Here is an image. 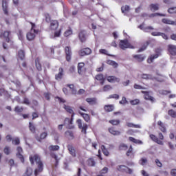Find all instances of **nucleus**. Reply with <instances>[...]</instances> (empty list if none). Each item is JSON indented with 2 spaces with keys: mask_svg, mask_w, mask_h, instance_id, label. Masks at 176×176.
Instances as JSON below:
<instances>
[{
  "mask_svg": "<svg viewBox=\"0 0 176 176\" xmlns=\"http://www.w3.org/2000/svg\"><path fill=\"white\" fill-rule=\"evenodd\" d=\"M34 160L36 162L37 168L34 170V175L38 176L39 173L43 171V163L41 160V157L38 154L30 156V161L31 164H34Z\"/></svg>",
  "mask_w": 176,
  "mask_h": 176,
  "instance_id": "1",
  "label": "nucleus"
},
{
  "mask_svg": "<svg viewBox=\"0 0 176 176\" xmlns=\"http://www.w3.org/2000/svg\"><path fill=\"white\" fill-rule=\"evenodd\" d=\"M141 78L142 79H146L147 80L151 79V80H157V82H164V78H163V76H161V78L160 77L155 78V77H153L152 74H142Z\"/></svg>",
  "mask_w": 176,
  "mask_h": 176,
  "instance_id": "2",
  "label": "nucleus"
},
{
  "mask_svg": "<svg viewBox=\"0 0 176 176\" xmlns=\"http://www.w3.org/2000/svg\"><path fill=\"white\" fill-rule=\"evenodd\" d=\"M119 46L120 49H122V50H124L126 49H134V46L131 45L130 43H129V41L126 39L125 40H121L120 41Z\"/></svg>",
  "mask_w": 176,
  "mask_h": 176,
  "instance_id": "3",
  "label": "nucleus"
},
{
  "mask_svg": "<svg viewBox=\"0 0 176 176\" xmlns=\"http://www.w3.org/2000/svg\"><path fill=\"white\" fill-rule=\"evenodd\" d=\"M78 126V129H80V130H81V133H83V134H87V131L86 130H87L88 129V126L87 124L85 123H82V120L78 119L76 121Z\"/></svg>",
  "mask_w": 176,
  "mask_h": 176,
  "instance_id": "4",
  "label": "nucleus"
},
{
  "mask_svg": "<svg viewBox=\"0 0 176 176\" xmlns=\"http://www.w3.org/2000/svg\"><path fill=\"white\" fill-rule=\"evenodd\" d=\"M39 32L38 30H30V31L27 34L26 38L28 41H34L35 39V36L36 34Z\"/></svg>",
  "mask_w": 176,
  "mask_h": 176,
  "instance_id": "5",
  "label": "nucleus"
},
{
  "mask_svg": "<svg viewBox=\"0 0 176 176\" xmlns=\"http://www.w3.org/2000/svg\"><path fill=\"white\" fill-rule=\"evenodd\" d=\"M1 5L4 14H9V0H2Z\"/></svg>",
  "mask_w": 176,
  "mask_h": 176,
  "instance_id": "6",
  "label": "nucleus"
},
{
  "mask_svg": "<svg viewBox=\"0 0 176 176\" xmlns=\"http://www.w3.org/2000/svg\"><path fill=\"white\" fill-rule=\"evenodd\" d=\"M78 54H79V56H81L82 57L83 56H87L89 54H91V50L89 47L84 48L79 51Z\"/></svg>",
  "mask_w": 176,
  "mask_h": 176,
  "instance_id": "7",
  "label": "nucleus"
},
{
  "mask_svg": "<svg viewBox=\"0 0 176 176\" xmlns=\"http://www.w3.org/2000/svg\"><path fill=\"white\" fill-rule=\"evenodd\" d=\"M16 151V157H18V159H20L22 163H24V157L23 156V148L19 146L17 147Z\"/></svg>",
  "mask_w": 176,
  "mask_h": 176,
  "instance_id": "8",
  "label": "nucleus"
},
{
  "mask_svg": "<svg viewBox=\"0 0 176 176\" xmlns=\"http://www.w3.org/2000/svg\"><path fill=\"white\" fill-rule=\"evenodd\" d=\"M118 169L119 171H125L127 174H133V169L129 168L124 165L120 166Z\"/></svg>",
  "mask_w": 176,
  "mask_h": 176,
  "instance_id": "9",
  "label": "nucleus"
},
{
  "mask_svg": "<svg viewBox=\"0 0 176 176\" xmlns=\"http://www.w3.org/2000/svg\"><path fill=\"white\" fill-rule=\"evenodd\" d=\"M58 71L59 72L55 75L56 80H61L63 79V76H64V69L60 67Z\"/></svg>",
  "mask_w": 176,
  "mask_h": 176,
  "instance_id": "10",
  "label": "nucleus"
},
{
  "mask_svg": "<svg viewBox=\"0 0 176 176\" xmlns=\"http://www.w3.org/2000/svg\"><path fill=\"white\" fill-rule=\"evenodd\" d=\"M168 51L172 56H176V45L170 44L168 45Z\"/></svg>",
  "mask_w": 176,
  "mask_h": 176,
  "instance_id": "11",
  "label": "nucleus"
},
{
  "mask_svg": "<svg viewBox=\"0 0 176 176\" xmlns=\"http://www.w3.org/2000/svg\"><path fill=\"white\" fill-rule=\"evenodd\" d=\"M65 50L67 61H71V56L72 54V52L71 51V47L67 46L65 48Z\"/></svg>",
  "mask_w": 176,
  "mask_h": 176,
  "instance_id": "12",
  "label": "nucleus"
},
{
  "mask_svg": "<svg viewBox=\"0 0 176 176\" xmlns=\"http://www.w3.org/2000/svg\"><path fill=\"white\" fill-rule=\"evenodd\" d=\"M67 149L70 153V155L73 157H76V150H75V147H74V146L69 144L67 146Z\"/></svg>",
  "mask_w": 176,
  "mask_h": 176,
  "instance_id": "13",
  "label": "nucleus"
},
{
  "mask_svg": "<svg viewBox=\"0 0 176 176\" xmlns=\"http://www.w3.org/2000/svg\"><path fill=\"white\" fill-rule=\"evenodd\" d=\"M138 28L140 30H142L144 31V32H149L150 30H153V27L152 26H146L145 27V23H142V25L138 26Z\"/></svg>",
  "mask_w": 176,
  "mask_h": 176,
  "instance_id": "14",
  "label": "nucleus"
},
{
  "mask_svg": "<svg viewBox=\"0 0 176 176\" xmlns=\"http://www.w3.org/2000/svg\"><path fill=\"white\" fill-rule=\"evenodd\" d=\"M107 80L109 82V83H115V82L119 83V82H120V78L114 76H109L107 77Z\"/></svg>",
  "mask_w": 176,
  "mask_h": 176,
  "instance_id": "15",
  "label": "nucleus"
},
{
  "mask_svg": "<svg viewBox=\"0 0 176 176\" xmlns=\"http://www.w3.org/2000/svg\"><path fill=\"white\" fill-rule=\"evenodd\" d=\"M150 138L152 140V141H153L154 142H156L159 145H163V142L159 140V138H157V137H156L155 135L153 134L150 135Z\"/></svg>",
  "mask_w": 176,
  "mask_h": 176,
  "instance_id": "16",
  "label": "nucleus"
},
{
  "mask_svg": "<svg viewBox=\"0 0 176 176\" xmlns=\"http://www.w3.org/2000/svg\"><path fill=\"white\" fill-rule=\"evenodd\" d=\"M67 124V129H74V126H72V118L69 119L68 118L65 119L64 125Z\"/></svg>",
  "mask_w": 176,
  "mask_h": 176,
  "instance_id": "17",
  "label": "nucleus"
},
{
  "mask_svg": "<svg viewBox=\"0 0 176 176\" xmlns=\"http://www.w3.org/2000/svg\"><path fill=\"white\" fill-rule=\"evenodd\" d=\"M96 80H98L100 83V85H104L105 82V79L104 78V75L100 74L96 76Z\"/></svg>",
  "mask_w": 176,
  "mask_h": 176,
  "instance_id": "18",
  "label": "nucleus"
},
{
  "mask_svg": "<svg viewBox=\"0 0 176 176\" xmlns=\"http://www.w3.org/2000/svg\"><path fill=\"white\" fill-rule=\"evenodd\" d=\"M86 101L88 102V104H89V105H96V104H97L96 98H87Z\"/></svg>",
  "mask_w": 176,
  "mask_h": 176,
  "instance_id": "19",
  "label": "nucleus"
},
{
  "mask_svg": "<svg viewBox=\"0 0 176 176\" xmlns=\"http://www.w3.org/2000/svg\"><path fill=\"white\" fill-rule=\"evenodd\" d=\"M79 39L81 42H86V32L85 31H81L79 34Z\"/></svg>",
  "mask_w": 176,
  "mask_h": 176,
  "instance_id": "20",
  "label": "nucleus"
},
{
  "mask_svg": "<svg viewBox=\"0 0 176 176\" xmlns=\"http://www.w3.org/2000/svg\"><path fill=\"white\" fill-rule=\"evenodd\" d=\"M87 164L89 167H94V166H96V160H94V158L93 157L89 158L87 160Z\"/></svg>",
  "mask_w": 176,
  "mask_h": 176,
  "instance_id": "21",
  "label": "nucleus"
},
{
  "mask_svg": "<svg viewBox=\"0 0 176 176\" xmlns=\"http://www.w3.org/2000/svg\"><path fill=\"white\" fill-rule=\"evenodd\" d=\"M162 23H164V24H169L171 25H176V21H171L170 19H162Z\"/></svg>",
  "mask_w": 176,
  "mask_h": 176,
  "instance_id": "22",
  "label": "nucleus"
},
{
  "mask_svg": "<svg viewBox=\"0 0 176 176\" xmlns=\"http://www.w3.org/2000/svg\"><path fill=\"white\" fill-rule=\"evenodd\" d=\"M33 170L31 167H28L25 171V173L23 174V176H32V175Z\"/></svg>",
  "mask_w": 176,
  "mask_h": 176,
  "instance_id": "23",
  "label": "nucleus"
},
{
  "mask_svg": "<svg viewBox=\"0 0 176 176\" xmlns=\"http://www.w3.org/2000/svg\"><path fill=\"white\" fill-rule=\"evenodd\" d=\"M133 58L138 61V63H142L145 60V57L143 55H134Z\"/></svg>",
  "mask_w": 176,
  "mask_h": 176,
  "instance_id": "24",
  "label": "nucleus"
},
{
  "mask_svg": "<svg viewBox=\"0 0 176 176\" xmlns=\"http://www.w3.org/2000/svg\"><path fill=\"white\" fill-rule=\"evenodd\" d=\"M50 28L54 30H57L58 28V21H53L51 22Z\"/></svg>",
  "mask_w": 176,
  "mask_h": 176,
  "instance_id": "25",
  "label": "nucleus"
},
{
  "mask_svg": "<svg viewBox=\"0 0 176 176\" xmlns=\"http://www.w3.org/2000/svg\"><path fill=\"white\" fill-rule=\"evenodd\" d=\"M83 68H85V64L83 63H78V74H79V75H82V73L83 72Z\"/></svg>",
  "mask_w": 176,
  "mask_h": 176,
  "instance_id": "26",
  "label": "nucleus"
},
{
  "mask_svg": "<svg viewBox=\"0 0 176 176\" xmlns=\"http://www.w3.org/2000/svg\"><path fill=\"white\" fill-rule=\"evenodd\" d=\"M104 109L106 112H112L114 109L113 104L105 105Z\"/></svg>",
  "mask_w": 176,
  "mask_h": 176,
  "instance_id": "27",
  "label": "nucleus"
},
{
  "mask_svg": "<svg viewBox=\"0 0 176 176\" xmlns=\"http://www.w3.org/2000/svg\"><path fill=\"white\" fill-rule=\"evenodd\" d=\"M107 64L111 65V67H113V68H118V67H119V64H118V63L111 60H108L107 61Z\"/></svg>",
  "mask_w": 176,
  "mask_h": 176,
  "instance_id": "28",
  "label": "nucleus"
},
{
  "mask_svg": "<svg viewBox=\"0 0 176 176\" xmlns=\"http://www.w3.org/2000/svg\"><path fill=\"white\" fill-rule=\"evenodd\" d=\"M109 131L110 134H112L113 135H120V131H116L113 128H109Z\"/></svg>",
  "mask_w": 176,
  "mask_h": 176,
  "instance_id": "29",
  "label": "nucleus"
},
{
  "mask_svg": "<svg viewBox=\"0 0 176 176\" xmlns=\"http://www.w3.org/2000/svg\"><path fill=\"white\" fill-rule=\"evenodd\" d=\"M157 57H159V54H155V55H151L147 60L148 64H152V63H153V60H155V58H157Z\"/></svg>",
  "mask_w": 176,
  "mask_h": 176,
  "instance_id": "30",
  "label": "nucleus"
},
{
  "mask_svg": "<svg viewBox=\"0 0 176 176\" xmlns=\"http://www.w3.org/2000/svg\"><path fill=\"white\" fill-rule=\"evenodd\" d=\"M122 12L126 14L130 12V6H124L121 8Z\"/></svg>",
  "mask_w": 176,
  "mask_h": 176,
  "instance_id": "31",
  "label": "nucleus"
},
{
  "mask_svg": "<svg viewBox=\"0 0 176 176\" xmlns=\"http://www.w3.org/2000/svg\"><path fill=\"white\" fill-rule=\"evenodd\" d=\"M47 137V133L43 132V133H41L40 138H36V140H37V141L41 142V141H42V140H45V138H46Z\"/></svg>",
  "mask_w": 176,
  "mask_h": 176,
  "instance_id": "32",
  "label": "nucleus"
},
{
  "mask_svg": "<svg viewBox=\"0 0 176 176\" xmlns=\"http://www.w3.org/2000/svg\"><path fill=\"white\" fill-rule=\"evenodd\" d=\"M129 141H131V142H133L134 144H138L140 145L142 144V141L140 140H137L133 137H129Z\"/></svg>",
  "mask_w": 176,
  "mask_h": 176,
  "instance_id": "33",
  "label": "nucleus"
},
{
  "mask_svg": "<svg viewBox=\"0 0 176 176\" xmlns=\"http://www.w3.org/2000/svg\"><path fill=\"white\" fill-rule=\"evenodd\" d=\"M157 124L158 126H160V130H161L162 133H165L166 127H164V124H163V122H162V121H158Z\"/></svg>",
  "mask_w": 176,
  "mask_h": 176,
  "instance_id": "34",
  "label": "nucleus"
},
{
  "mask_svg": "<svg viewBox=\"0 0 176 176\" xmlns=\"http://www.w3.org/2000/svg\"><path fill=\"white\" fill-rule=\"evenodd\" d=\"M126 156H132V157H134V153H133V146H130L129 150L126 152Z\"/></svg>",
  "mask_w": 176,
  "mask_h": 176,
  "instance_id": "35",
  "label": "nucleus"
},
{
  "mask_svg": "<svg viewBox=\"0 0 176 176\" xmlns=\"http://www.w3.org/2000/svg\"><path fill=\"white\" fill-rule=\"evenodd\" d=\"M18 57L21 59V60H23L25 57V53L23 51V50H19L18 52Z\"/></svg>",
  "mask_w": 176,
  "mask_h": 176,
  "instance_id": "36",
  "label": "nucleus"
},
{
  "mask_svg": "<svg viewBox=\"0 0 176 176\" xmlns=\"http://www.w3.org/2000/svg\"><path fill=\"white\" fill-rule=\"evenodd\" d=\"M29 129L33 134H35V131L36 130V128L35 127V125L32 124V122H29Z\"/></svg>",
  "mask_w": 176,
  "mask_h": 176,
  "instance_id": "37",
  "label": "nucleus"
},
{
  "mask_svg": "<svg viewBox=\"0 0 176 176\" xmlns=\"http://www.w3.org/2000/svg\"><path fill=\"white\" fill-rule=\"evenodd\" d=\"M81 116H82L83 119L85 120V122H89L90 120V116H89L87 113H80Z\"/></svg>",
  "mask_w": 176,
  "mask_h": 176,
  "instance_id": "38",
  "label": "nucleus"
},
{
  "mask_svg": "<svg viewBox=\"0 0 176 176\" xmlns=\"http://www.w3.org/2000/svg\"><path fill=\"white\" fill-rule=\"evenodd\" d=\"M148 163V160L145 157H142L139 161V164H141V166H145Z\"/></svg>",
  "mask_w": 176,
  "mask_h": 176,
  "instance_id": "39",
  "label": "nucleus"
},
{
  "mask_svg": "<svg viewBox=\"0 0 176 176\" xmlns=\"http://www.w3.org/2000/svg\"><path fill=\"white\" fill-rule=\"evenodd\" d=\"M129 146L124 143L120 144L119 146L120 151H127Z\"/></svg>",
  "mask_w": 176,
  "mask_h": 176,
  "instance_id": "40",
  "label": "nucleus"
},
{
  "mask_svg": "<svg viewBox=\"0 0 176 176\" xmlns=\"http://www.w3.org/2000/svg\"><path fill=\"white\" fill-rule=\"evenodd\" d=\"M109 122L111 124H113V126H118V124H120V120H111Z\"/></svg>",
  "mask_w": 176,
  "mask_h": 176,
  "instance_id": "41",
  "label": "nucleus"
},
{
  "mask_svg": "<svg viewBox=\"0 0 176 176\" xmlns=\"http://www.w3.org/2000/svg\"><path fill=\"white\" fill-rule=\"evenodd\" d=\"M113 87L112 86L109 85H106L102 88V91H109V90H112Z\"/></svg>",
  "mask_w": 176,
  "mask_h": 176,
  "instance_id": "42",
  "label": "nucleus"
},
{
  "mask_svg": "<svg viewBox=\"0 0 176 176\" xmlns=\"http://www.w3.org/2000/svg\"><path fill=\"white\" fill-rule=\"evenodd\" d=\"M35 63L36 67L38 69V71H42V66L41 65V63H39V59H36Z\"/></svg>",
  "mask_w": 176,
  "mask_h": 176,
  "instance_id": "43",
  "label": "nucleus"
},
{
  "mask_svg": "<svg viewBox=\"0 0 176 176\" xmlns=\"http://www.w3.org/2000/svg\"><path fill=\"white\" fill-rule=\"evenodd\" d=\"M151 10H159V4H151L150 5Z\"/></svg>",
  "mask_w": 176,
  "mask_h": 176,
  "instance_id": "44",
  "label": "nucleus"
},
{
  "mask_svg": "<svg viewBox=\"0 0 176 176\" xmlns=\"http://www.w3.org/2000/svg\"><path fill=\"white\" fill-rule=\"evenodd\" d=\"M49 149L50 151H58L60 149V146H58V145H55V146H53V145H51L49 146Z\"/></svg>",
  "mask_w": 176,
  "mask_h": 176,
  "instance_id": "45",
  "label": "nucleus"
},
{
  "mask_svg": "<svg viewBox=\"0 0 176 176\" xmlns=\"http://www.w3.org/2000/svg\"><path fill=\"white\" fill-rule=\"evenodd\" d=\"M12 144L13 145H20V139L19 138H15L14 140H12Z\"/></svg>",
  "mask_w": 176,
  "mask_h": 176,
  "instance_id": "46",
  "label": "nucleus"
},
{
  "mask_svg": "<svg viewBox=\"0 0 176 176\" xmlns=\"http://www.w3.org/2000/svg\"><path fill=\"white\" fill-rule=\"evenodd\" d=\"M101 149L105 156L109 155V152H108V150L107 149V148H105V146H102Z\"/></svg>",
  "mask_w": 176,
  "mask_h": 176,
  "instance_id": "47",
  "label": "nucleus"
},
{
  "mask_svg": "<svg viewBox=\"0 0 176 176\" xmlns=\"http://www.w3.org/2000/svg\"><path fill=\"white\" fill-rule=\"evenodd\" d=\"M168 116H171V118H176V112L173 109L169 110L168 111Z\"/></svg>",
  "mask_w": 176,
  "mask_h": 176,
  "instance_id": "48",
  "label": "nucleus"
},
{
  "mask_svg": "<svg viewBox=\"0 0 176 176\" xmlns=\"http://www.w3.org/2000/svg\"><path fill=\"white\" fill-rule=\"evenodd\" d=\"M64 108H65V111H67V112H68L69 113H74V111L72 110L71 107L64 105Z\"/></svg>",
  "mask_w": 176,
  "mask_h": 176,
  "instance_id": "49",
  "label": "nucleus"
},
{
  "mask_svg": "<svg viewBox=\"0 0 176 176\" xmlns=\"http://www.w3.org/2000/svg\"><path fill=\"white\" fill-rule=\"evenodd\" d=\"M65 135L69 138H74V133L71 131H67L65 132Z\"/></svg>",
  "mask_w": 176,
  "mask_h": 176,
  "instance_id": "50",
  "label": "nucleus"
},
{
  "mask_svg": "<svg viewBox=\"0 0 176 176\" xmlns=\"http://www.w3.org/2000/svg\"><path fill=\"white\" fill-rule=\"evenodd\" d=\"M148 43H146L145 44H144L142 47L140 49H139L138 53H141V52H144V50H146V47H148Z\"/></svg>",
  "mask_w": 176,
  "mask_h": 176,
  "instance_id": "51",
  "label": "nucleus"
},
{
  "mask_svg": "<svg viewBox=\"0 0 176 176\" xmlns=\"http://www.w3.org/2000/svg\"><path fill=\"white\" fill-rule=\"evenodd\" d=\"M3 152L6 155H10V147L6 146L3 149Z\"/></svg>",
  "mask_w": 176,
  "mask_h": 176,
  "instance_id": "52",
  "label": "nucleus"
},
{
  "mask_svg": "<svg viewBox=\"0 0 176 176\" xmlns=\"http://www.w3.org/2000/svg\"><path fill=\"white\" fill-rule=\"evenodd\" d=\"M130 104H131V105H138V104H140V100L135 99L133 100H131Z\"/></svg>",
  "mask_w": 176,
  "mask_h": 176,
  "instance_id": "53",
  "label": "nucleus"
},
{
  "mask_svg": "<svg viewBox=\"0 0 176 176\" xmlns=\"http://www.w3.org/2000/svg\"><path fill=\"white\" fill-rule=\"evenodd\" d=\"M61 35V30L58 32H55L54 35L52 36L51 38H58Z\"/></svg>",
  "mask_w": 176,
  "mask_h": 176,
  "instance_id": "54",
  "label": "nucleus"
},
{
  "mask_svg": "<svg viewBox=\"0 0 176 176\" xmlns=\"http://www.w3.org/2000/svg\"><path fill=\"white\" fill-rule=\"evenodd\" d=\"M168 12L170 14H173L174 13H176V7H172L168 10Z\"/></svg>",
  "mask_w": 176,
  "mask_h": 176,
  "instance_id": "55",
  "label": "nucleus"
},
{
  "mask_svg": "<svg viewBox=\"0 0 176 176\" xmlns=\"http://www.w3.org/2000/svg\"><path fill=\"white\" fill-rule=\"evenodd\" d=\"M3 36L6 38V42H9V32L6 31L3 33Z\"/></svg>",
  "mask_w": 176,
  "mask_h": 176,
  "instance_id": "56",
  "label": "nucleus"
},
{
  "mask_svg": "<svg viewBox=\"0 0 176 176\" xmlns=\"http://www.w3.org/2000/svg\"><path fill=\"white\" fill-rule=\"evenodd\" d=\"M127 100L126 99V97H122V99L121 101H120V104L124 105V104H127Z\"/></svg>",
  "mask_w": 176,
  "mask_h": 176,
  "instance_id": "57",
  "label": "nucleus"
},
{
  "mask_svg": "<svg viewBox=\"0 0 176 176\" xmlns=\"http://www.w3.org/2000/svg\"><path fill=\"white\" fill-rule=\"evenodd\" d=\"M100 174H107L108 173V168L107 167H104L101 170H100Z\"/></svg>",
  "mask_w": 176,
  "mask_h": 176,
  "instance_id": "58",
  "label": "nucleus"
},
{
  "mask_svg": "<svg viewBox=\"0 0 176 176\" xmlns=\"http://www.w3.org/2000/svg\"><path fill=\"white\" fill-rule=\"evenodd\" d=\"M23 107H20L19 106H16L15 108H14V111L15 112H23Z\"/></svg>",
  "mask_w": 176,
  "mask_h": 176,
  "instance_id": "59",
  "label": "nucleus"
},
{
  "mask_svg": "<svg viewBox=\"0 0 176 176\" xmlns=\"http://www.w3.org/2000/svg\"><path fill=\"white\" fill-rule=\"evenodd\" d=\"M109 98H115L116 100H119V95L118 94L110 95L109 96Z\"/></svg>",
  "mask_w": 176,
  "mask_h": 176,
  "instance_id": "60",
  "label": "nucleus"
},
{
  "mask_svg": "<svg viewBox=\"0 0 176 176\" xmlns=\"http://www.w3.org/2000/svg\"><path fill=\"white\" fill-rule=\"evenodd\" d=\"M69 35H72V30H69L65 32V36H69Z\"/></svg>",
  "mask_w": 176,
  "mask_h": 176,
  "instance_id": "61",
  "label": "nucleus"
},
{
  "mask_svg": "<svg viewBox=\"0 0 176 176\" xmlns=\"http://www.w3.org/2000/svg\"><path fill=\"white\" fill-rule=\"evenodd\" d=\"M155 164H157V167H162L163 164H162V162H160V161L159 160H155Z\"/></svg>",
  "mask_w": 176,
  "mask_h": 176,
  "instance_id": "62",
  "label": "nucleus"
},
{
  "mask_svg": "<svg viewBox=\"0 0 176 176\" xmlns=\"http://www.w3.org/2000/svg\"><path fill=\"white\" fill-rule=\"evenodd\" d=\"M159 93L160 94L166 95V94H168L169 93H171V91L160 90Z\"/></svg>",
  "mask_w": 176,
  "mask_h": 176,
  "instance_id": "63",
  "label": "nucleus"
},
{
  "mask_svg": "<svg viewBox=\"0 0 176 176\" xmlns=\"http://www.w3.org/2000/svg\"><path fill=\"white\" fill-rule=\"evenodd\" d=\"M170 175L172 176H176V169H172L170 170Z\"/></svg>",
  "mask_w": 176,
  "mask_h": 176,
  "instance_id": "64",
  "label": "nucleus"
}]
</instances>
